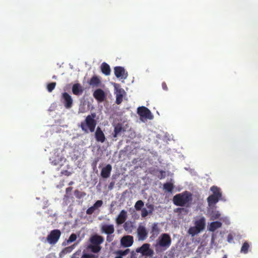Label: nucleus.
Instances as JSON below:
<instances>
[{
  "label": "nucleus",
  "mask_w": 258,
  "mask_h": 258,
  "mask_svg": "<svg viewBox=\"0 0 258 258\" xmlns=\"http://www.w3.org/2000/svg\"><path fill=\"white\" fill-rule=\"evenodd\" d=\"M210 190L213 192L212 195H215V196L218 197L219 199H220L222 197V194L220 191V189L217 186H212L211 187Z\"/></svg>",
  "instance_id": "c85d7f7f"
},
{
  "label": "nucleus",
  "mask_w": 258,
  "mask_h": 258,
  "mask_svg": "<svg viewBox=\"0 0 258 258\" xmlns=\"http://www.w3.org/2000/svg\"><path fill=\"white\" fill-rule=\"evenodd\" d=\"M162 87L163 89L165 91L168 90V87L165 82H163L162 83Z\"/></svg>",
  "instance_id": "37998d69"
},
{
  "label": "nucleus",
  "mask_w": 258,
  "mask_h": 258,
  "mask_svg": "<svg viewBox=\"0 0 258 258\" xmlns=\"http://www.w3.org/2000/svg\"><path fill=\"white\" fill-rule=\"evenodd\" d=\"M72 183H73V182L72 181V182H71L69 183V184H70V185H71V184H72Z\"/></svg>",
  "instance_id": "09e8293b"
},
{
  "label": "nucleus",
  "mask_w": 258,
  "mask_h": 258,
  "mask_svg": "<svg viewBox=\"0 0 258 258\" xmlns=\"http://www.w3.org/2000/svg\"><path fill=\"white\" fill-rule=\"evenodd\" d=\"M195 225V226L190 227L188 231V233L192 236L199 233L205 229L206 225L205 218L203 217L196 220Z\"/></svg>",
  "instance_id": "39448f33"
},
{
  "label": "nucleus",
  "mask_w": 258,
  "mask_h": 258,
  "mask_svg": "<svg viewBox=\"0 0 258 258\" xmlns=\"http://www.w3.org/2000/svg\"><path fill=\"white\" fill-rule=\"evenodd\" d=\"M117 85L116 84H114V87L116 90L115 93L116 95L115 103L117 104H120L123 100V95L125 94V92L122 88H117Z\"/></svg>",
  "instance_id": "9d476101"
},
{
  "label": "nucleus",
  "mask_w": 258,
  "mask_h": 258,
  "mask_svg": "<svg viewBox=\"0 0 258 258\" xmlns=\"http://www.w3.org/2000/svg\"><path fill=\"white\" fill-rule=\"evenodd\" d=\"M62 98L66 108H70L72 107L73 101L71 95L67 92H64L62 94Z\"/></svg>",
  "instance_id": "9b49d317"
},
{
  "label": "nucleus",
  "mask_w": 258,
  "mask_h": 258,
  "mask_svg": "<svg viewBox=\"0 0 258 258\" xmlns=\"http://www.w3.org/2000/svg\"><path fill=\"white\" fill-rule=\"evenodd\" d=\"M102 232L105 233L107 235H110L114 233V228L113 225H107L105 224L102 225L101 228Z\"/></svg>",
  "instance_id": "412c9836"
},
{
  "label": "nucleus",
  "mask_w": 258,
  "mask_h": 258,
  "mask_svg": "<svg viewBox=\"0 0 258 258\" xmlns=\"http://www.w3.org/2000/svg\"><path fill=\"white\" fill-rule=\"evenodd\" d=\"M50 161L52 165L58 166V169L63 165L66 159L59 154H54L50 158Z\"/></svg>",
  "instance_id": "1a4fd4ad"
},
{
  "label": "nucleus",
  "mask_w": 258,
  "mask_h": 258,
  "mask_svg": "<svg viewBox=\"0 0 258 258\" xmlns=\"http://www.w3.org/2000/svg\"><path fill=\"white\" fill-rule=\"evenodd\" d=\"M106 240L108 242H110L113 240V237L112 236H109V235H107Z\"/></svg>",
  "instance_id": "c03bdc74"
},
{
  "label": "nucleus",
  "mask_w": 258,
  "mask_h": 258,
  "mask_svg": "<svg viewBox=\"0 0 258 258\" xmlns=\"http://www.w3.org/2000/svg\"><path fill=\"white\" fill-rule=\"evenodd\" d=\"M77 239V235L75 233H72L68 240V243H71L75 241Z\"/></svg>",
  "instance_id": "c9c22d12"
},
{
  "label": "nucleus",
  "mask_w": 258,
  "mask_h": 258,
  "mask_svg": "<svg viewBox=\"0 0 258 258\" xmlns=\"http://www.w3.org/2000/svg\"><path fill=\"white\" fill-rule=\"evenodd\" d=\"M72 174V172L67 170H62L60 172V175H66L67 176H70Z\"/></svg>",
  "instance_id": "58836bf2"
},
{
  "label": "nucleus",
  "mask_w": 258,
  "mask_h": 258,
  "mask_svg": "<svg viewBox=\"0 0 258 258\" xmlns=\"http://www.w3.org/2000/svg\"><path fill=\"white\" fill-rule=\"evenodd\" d=\"M123 227L125 231H132L133 225L131 222L127 221L124 224Z\"/></svg>",
  "instance_id": "72a5a7b5"
},
{
  "label": "nucleus",
  "mask_w": 258,
  "mask_h": 258,
  "mask_svg": "<svg viewBox=\"0 0 258 258\" xmlns=\"http://www.w3.org/2000/svg\"><path fill=\"white\" fill-rule=\"evenodd\" d=\"M249 246V244L248 242H244L241 247L240 252L244 254L247 253L248 251Z\"/></svg>",
  "instance_id": "2f4dec72"
},
{
  "label": "nucleus",
  "mask_w": 258,
  "mask_h": 258,
  "mask_svg": "<svg viewBox=\"0 0 258 258\" xmlns=\"http://www.w3.org/2000/svg\"><path fill=\"white\" fill-rule=\"evenodd\" d=\"M171 244V239L169 234L167 233L162 234L157 240L154 245L156 252H163L167 249Z\"/></svg>",
  "instance_id": "f257e3e1"
},
{
  "label": "nucleus",
  "mask_w": 258,
  "mask_h": 258,
  "mask_svg": "<svg viewBox=\"0 0 258 258\" xmlns=\"http://www.w3.org/2000/svg\"><path fill=\"white\" fill-rule=\"evenodd\" d=\"M93 97L98 102H101L103 101L106 97L104 91L101 89H96L93 93Z\"/></svg>",
  "instance_id": "4468645a"
},
{
  "label": "nucleus",
  "mask_w": 258,
  "mask_h": 258,
  "mask_svg": "<svg viewBox=\"0 0 258 258\" xmlns=\"http://www.w3.org/2000/svg\"><path fill=\"white\" fill-rule=\"evenodd\" d=\"M137 234L139 240H145L148 236V232L143 226H139L137 229Z\"/></svg>",
  "instance_id": "f8f14e48"
},
{
  "label": "nucleus",
  "mask_w": 258,
  "mask_h": 258,
  "mask_svg": "<svg viewBox=\"0 0 258 258\" xmlns=\"http://www.w3.org/2000/svg\"><path fill=\"white\" fill-rule=\"evenodd\" d=\"M233 237L232 235L231 234H228V235L227 236V241L229 242H231L233 240Z\"/></svg>",
  "instance_id": "79ce46f5"
},
{
  "label": "nucleus",
  "mask_w": 258,
  "mask_h": 258,
  "mask_svg": "<svg viewBox=\"0 0 258 258\" xmlns=\"http://www.w3.org/2000/svg\"><path fill=\"white\" fill-rule=\"evenodd\" d=\"M102 205L103 201L102 200L97 201L92 206L86 210V214L87 215H92L96 210L100 208Z\"/></svg>",
  "instance_id": "a211bd4d"
},
{
  "label": "nucleus",
  "mask_w": 258,
  "mask_h": 258,
  "mask_svg": "<svg viewBox=\"0 0 258 258\" xmlns=\"http://www.w3.org/2000/svg\"><path fill=\"white\" fill-rule=\"evenodd\" d=\"M81 252V251H77L75 253H74L72 256L71 258H79V254Z\"/></svg>",
  "instance_id": "ea45409f"
},
{
  "label": "nucleus",
  "mask_w": 258,
  "mask_h": 258,
  "mask_svg": "<svg viewBox=\"0 0 258 258\" xmlns=\"http://www.w3.org/2000/svg\"><path fill=\"white\" fill-rule=\"evenodd\" d=\"M72 187H68L66 189V192L68 193L69 191H71L72 190Z\"/></svg>",
  "instance_id": "a18cd8bd"
},
{
  "label": "nucleus",
  "mask_w": 258,
  "mask_h": 258,
  "mask_svg": "<svg viewBox=\"0 0 258 258\" xmlns=\"http://www.w3.org/2000/svg\"><path fill=\"white\" fill-rule=\"evenodd\" d=\"M72 92L76 96H80L83 92V88L80 84H75L72 87Z\"/></svg>",
  "instance_id": "4be33fe9"
},
{
  "label": "nucleus",
  "mask_w": 258,
  "mask_h": 258,
  "mask_svg": "<svg viewBox=\"0 0 258 258\" xmlns=\"http://www.w3.org/2000/svg\"><path fill=\"white\" fill-rule=\"evenodd\" d=\"M134 242V238L131 235L123 236L120 240L122 246L124 247H128L132 245Z\"/></svg>",
  "instance_id": "ddd939ff"
},
{
  "label": "nucleus",
  "mask_w": 258,
  "mask_h": 258,
  "mask_svg": "<svg viewBox=\"0 0 258 258\" xmlns=\"http://www.w3.org/2000/svg\"><path fill=\"white\" fill-rule=\"evenodd\" d=\"M56 78V77H55V76H53V78Z\"/></svg>",
  "instance_id": "8fccbe9b"
},
{
  "label": "nucleus",
  "mask_w": 258,
  "mask_h": 258,
  "mask_svg": "<svg viewBox=\"0 0 258 258\" xmlns=\"http://www.w3.org/2000/svg\"><path fill=\"white\" fill-rule=\"evenodd\" d=\"M192 195L187 191L178 194L173 198V202L177 206L183 207L188 205L192 201Z\"/></svg>",
  "instance_id": "f03ea898"
},
{
  "label": "nucleus",
  "mask_w": 258,
  "mask_h": 258,
  "mask_svg": "<svg viewBox=\"0 0 258 258\" xmlns=\"http://www.w3.org/2000/svg\"><path fill=\"white\" fill-rule=\"evenodd\" d=\"M81 258H97V256L92 253H84Z\"/></svg>",
  "instance_id": "e433bc0d"
},
{
  "label": "nucleus",
  "mask_w": 258,
  "mask_h": 258,
  "mask_svg": "<svg viewBox=\"0 0 258 258\" xmlns=\"http://www.w3.org/2000/svg\"><path fill=\"white\" fill-rule=\"evenodd\" d=\"M130 252L131 255L130 258H133V257L135 254L134 251L131 252L130 249L128 248H127L124 250H118L115 252V253L116 255V256L114 258H123V256L126 255Z\"/></svg>",
  "instance_id": "f3484780"
},
{
  "label": "nucleus",
  "mask_w": 258,
  "mask_h": 258,
  "mask_svg": "<svg viewBox=\"0 0 258 258\" xmlns=\"http://www.w3.org/2000/svg\"><path fill=\"white\" fill-rule=\"evenodd\" d=\"M163 188L165 190L171 192L174 188V185L170 182H166L163 184Z\"/></svg>",
  "instance_id": "7c9ffc66"
},
{
  "label": "nucleus",
  "mask_w": 258,
  "mask_h": 258,
  "mask_svg": "<svg viewBox=\"0 0 258 258\" xmlns=\"http://www.w3.org/2000/svg\"><path fill=\"white\" fill-rule=\"evenodd\" d=\"M60 235L61 232L59 229L52 230L47 235L45 242H47L51 245H54L58 242Z\"/></svg>",
  "instance_id": "423d86ee"
},
{
  "label": "nucleus",
  "mask_w": 258,
  "mask_h": 258,
  "mask_svg": "<svg viewBox=\"0 0 258 258\" xmlns=\"http://www.w3.org/2000/svg\"><path fill=\"white\" fill-rule=\"evenodd\" d=\"M89 84L92 87H99L101 84V81L98 77L96 76H93L89 82Z\"/></svg>",
  "instance_id": "b1692460"
},
{
  "label": "nucleus",
  "mask_w": 258,
  "mask_h": 258,
  "mask_svg": "<svg viewBox=\"0 0 258 258\" xmlns=\"http://www.w3.org/2000/svg\"><path fill=\"white\" fill-rule=\"evenodd\" d=\"M112 166L110 164H107L103 167L101 171V176L104 178H107L110 175Z\"/></svg>",
  "instance_id": "aec40b11"
},
{
  "label": "nucleus",
  "mask_w": 258,
  "mask_h": 258,
  "mask_svg": "<svg viewBox=\"0 0 258 258\" xmlns=\"http://www.w3.org/2000/svg\"><path fill=\"white\" fill-rule=\"evenodd\" d=\"M124 129L120 124H117L114 127L113 136L114 138H116L118 136H120L121 133L124 132Z\"/></svg>",
  "instance_id": "cd10ccee"
},
{
  "label": "nucleus",
  "mask_w": 258,
  "mask_h": 258,
  "mask_svg": "<svg viewBox=\"0 0 258 258\" xmlns=\"http://www.w3.org/2000/svg\"><path fill=\"white\" fill-rule=\"evenodd\" d=\"M95 137L96 140L98 142L104 143L105 141V136L101 128L97 127L95 133Z\"/></svg>",
  "instance_id": "6ab92c4d"
},
{
  "label": "nucleus",
  "mask_w": 258,
  "mask_h": 258,
  "mask_svg": "<svg viewBox=\"0 0 258 258\" xmlns=\"http://www.w3.org/2000/svg\"><path fill=\"white\" fill-rule=\"evenodd\" d=\"M144 205V202L142 200H139L136 203L135 208L137 211H140L142 210Z\"/></svg>",
  "instance_id": "473e14b6"
},
{
  "label": "nucleus",
  "mask_w": 258,
  "mask_h": 258,
  "mask_svg": "<svg viewBox=\"0 0 258 258\" xmlns=\"http://www.w3.org/2000/svg\"><path fill=\"white\" fill-rule=\"evenodd\" d=\"M101 70L103 74L106 76L109 75L110 74V68L109 66L106 62H103L101 65Z\"/></svg>",
  "instance_id": "bb28decb"
},
{
  "label": "nucleus",
  "mask_w": 258,
  "mask_h": 258,
  "mask_svg": "<svg viewBox=\"0 0 258 258\" xmlns=\"http://www.w3.org/2000/svg\"><path fill=\"white\" fill-rule=\"evenodd\" d=\"M115 76L119 78L125 79L127 77V73H125L124 69L122 67H115L114 69Z\"/></svg>",
  "instance_id": "2eb2a0df"
},
{
  "label": "nucleus",
  "mask_w": 258,
  "mask_h": 258,
  "mask_svg": "<svg viewBox=\"0 0 258 258\" xmlns=\"http://www.w3.org/2000/svg\"><path fill=\"white\" fill-rule=\"evenodd\" d=\"M96 115L95 113H91L86 116L85 121L81 122L80 127L82 131L88 133L89 131L92 133L95 131L97 122L95 119Z\"/></svg>",
  "instance_id": "20e7f679"
},
{
  "label": "nucleus",
  "mask_w": 258,
  "mask_h": 258,
  "mask_svg": "<svg viewBox=\"0 0 258 258\" xmlns=\"http://www.w3.org/2000/svg\"><path fill=\"white\" fill-rule=\"evenodd\" d=\"M137 113L140 115L142 120L143 119H152L153 118L150 110L145 106H141L138 108Z\"/></svg>",
  "instance_id": "6e6552de"
},
{
  "label": "nucleus",
  "mask_w": 258,
  "mask_h": 258,
  "mask_svg": "<svg viewBox=\"0 0 258 258\" xmlns=\"http://www.w3.org/2000/svg\"><path fill=\"white\" fill-rule=\"evenodd\" d=\"M219 198L215 196V195H211L207 198V202L209 205L211 206L216 204L219 201Z\"/></svg>",
  "instance_id": "c756f323"
},
{
  "label": "nucleus",
  "mask_w": 258,
  "mask_h": 258,
  "mask_svg": "<svg viewBox=\"0 0 258 258\" xmlns=\"http://www.w3.org/2000/svg\"><path fill=\"white\" fill-rule=\"evenodd\" d=\"M146 208H142L141 210V216L143 218L147 217L149 214H152L154 210L153 205L147 203L146 204Z\"/></svg>",
  "instance_id": "dca6fc26"
},
{
  "label": "nucleus",
  "mask_w": 258,
  "mask_h": 258,
  "mask_svg": "<svg viewBox=\"0 0 258 258\" xmlns=\"http://www.w3.org/2000/svg\"><path fill=\"white\" fill-rule=\"evenodd\" d=\"M86 194L84 192H81L78 190H76L75 191V195L78 198H80L82 196H85Z\"/></svg>",
  "instance_id": "4c0bfd02"
},
{
  "label": "nucleus",
  "mask_w": 258,
  "mask_h": 258,
  "mask_svg": "<svg viewBox=\"0 0 258 258\" xmlns=\"http://www.w3.org/2000/svg\"><path fill=\"white\" fill-rule=\"evenodd\" d=\"M150 233L151 234L150 238L152 240L154 239L160 233V229L157 223H154L152 225Z\"/></svg>",
  "instance_id": "5701e85b"
},
{
  "label": "nucleus",
  "mask_w": 258,
  "mask_h": 258,
  "mask_svg": "<svg viewBox=\"0 0 258 258\" xmlns=\"http://www.w3.org/2000/svg\"><path fill=\"white\" fill-rule=\"evenodd\" d=\"M184 209L183 208H178L176 209V211L177 212H181L182 210H183Z\"/></svg>",
  "instance_id": "49530a36"
},
{
  "label": "nucleus",
  "mask_w": 258,
  "mask_h": 258,
  "mask_svg": "<svg viewBox=\"0 0 258 258\" xmlns=\"http://www.w3.org/2000/svg\"><path fill=\"white\" fill-rule=\"evenodd\" d=\"M220 216V214H219L218 213H215L212 215V219H217L219 218Z\"/></svg>",
  "instance_id": "a19ab883"
},
{
  "label": "nucleus",
  "mask_w": 258,
  "mask_h": 258,
  "mask_svg": "<svg viewBox=\"0 0 258 258\" xmlns=\"http://www.w3.org/2000/svg\"><path fill=\"white\" fill-rule=\"evenodd\" d=\"M136 251L146 256H152L154 254V250L150 248V244L149 243L143 244L141 247L137 248Z\"/></svg>",
  "instance_id": "0eeeda50"
},
{
  "label": "nucleus",
  "mask_w": 258,
  "mask_h": 258,
  "mask_svg": "<svg viewBox=\"0 0 258 258\" xmlns=\"http://www.w3.org/2000/svg\"><path fill=\"white\" fill-rule=\"evenodd\" d=\"M55 82H52L48 84L47 86V89L49 92H51L52 90L55 88L56 86Z\"/></svg>",
  "instance_id": "f704fd0d"
},
{
  "label": "nucleus",
  "mask_w": 258,
  "mask_h": 258,
  "mask_svg": "<svg viewBox=\"0 0 258 258\" xmlns=\"http://www.w3.org/2000/svg\"><path fill=\"white\" fill-rule=\"evenodd\" d=\"M104 239L103 236L94 234L91 236L89 239L90 244L87 246V248L94 253L99 252L102 248L101 244L103 243Z\"/></svg>",
  "instance_id": "7ed1b4c3"
},
{
  "label": "nucleus",
  "mask_w": 258,
  "mask_h": 258,
  "mask_svg": "<svg viewBox=\"0 0 258 258\" xmlns=\"http://www.w3.org/2000/svg\"><path fill=\"white\" fill-rule=\"evenodd\" d=\"M222 226V223L219 221L212 222L210 224L208 229L210 231H214L217 229L220 228Z\"/></svg>",
  "instance_id": "a878e982"
},
{
  "label": "nucleus",
  "mask_w": 258,
  "mask_h": 258,
  "mask_svg": "<svg viewBox=\"0 0 258 258\" xmlns=\"http://www.w3.org/2000/svg\"><path fill=\"white\" fill-rule=\"evenodd\" d=\"M126 219V212L124 210H122L116 218V223L117 224L123 223Z\"/></svg>",
  "instance_id": "393cba45"
},
{
  "label": "nucleus",
  "mask_w": 258,
  "mask_h": 258,
  "mask_svg": "<svg viewBox=\"0 0 258 258\" xmlns=\"http://www.w3.org/2000/svg\"><path fill=\"white\" fill-rule=\"evenodd\" d=\"M223 258H227V255L225 254V255L223 256Z\"/></svg>",
  "instance_id": "de8ad7c7"
}]
</instances>
